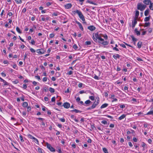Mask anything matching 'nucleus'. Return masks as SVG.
I'll return each instance as SVG.
<instances>
[{"label": "nucleus", "instance_id": "8fccbe9b", "mask_svg": "<svg viewBox=\"0 0 153 153\" xmlns=\"http://www.w3.org/2000/svg\"><path fill=\"white\" fill-rule=\"evenodd\" d=\"M27 88V86L25 84L23 85L22 88L24 89H25L26 88Z\"/></svg>", "mask_w": 153, "mask_h": 153}, {"label": "nucleus", "instance_id": "0e129e2a", "mask_svg": "<svg viewBox=\"0 0 153 153\" xmlns=\"http://www.w3.org/2000/svg\"><path fill=\"white\" fill-rule=\"evenodd\" d=\"M1 74L2 76L5 77L6 76V74L4 72H2L1 73Z\"/></svg>", "mask_w": 153, "mask_h": 153}, {"label": "nucleus", "instance_id": "7c9ffc66", "mask_svg": "<svg viewBox=\"0 0 153 153\" xmlns=\"http://www.w3.org/2000/svg\"><path fill=\"white\" fill-rule=\"evenodd\" d=\"M34 142L37 144H39V141L35 137H34V139H33Z\"/></svg>", "mask_w": 153, "mask_h": 153}, {"label": "nucleus", "instance_id": "338daca9", "mask_svg": "<svg viewBox=\"0 0 153 153\" xmlns=\"http://www.w3.org/2000/svg\"><path fill=\"white\" fill-rule=\"evenodd\" d=\"M85 92L83 90H82V91H80L79 92V93L80 94H83V93H85Z\"/></svg>", "mask_w": 153, "mask_h": 153}, {"label": "nucleus", "instance_id": "393cba45", "mask_svg": "<svg viewBox=\"0 0 153 153\" xmlns=\"http://www.w3.org/2000/svg\"><path fill=\"white\" fill-rule=\"evenodd\" d=\"M150 25V23L149 22H146L145 23V25H144V27H147L148 26H149Z\"/></svg>", "mask_w": 153, "mask_h": 153}, {"label": "nucleus", "instance_id": "b1692460", "mask_svg": "<svg viewBox=\"0 0 153 153\" xmlns=\"http://www.w3.org/2000/svg\"><path fill=\"white\" fill-rule=\"evenodd\" d=\"M22 106L24 108H26L28 106V103L26 102H24L23 103Z\"/></svg>", "mask_w": 153, "mask_h": 153}, {"label": "nucleus", "instance_id": "ddd939ff", "mask_svg": "<svg viewBox=\"0 0 153 153\" xmlns=\"http://www.w3.org/2000/svg\"><path fill=\"white\" fill-rule=\"evenodd\" d=\"M150 10L149 9H147L144 12V15L145 16H147L149 14Z\"/></svg>", "mask_w": 153, "mask_h": 153}, {"label": "nucleus", "instance_id": "2f4dec72", "mask_svg": "<svg viewBox=\"0 0 153 153\" xmlns=\"http://www.w3.org/2000/svg\"><path fill=\"white\" fill-rule=\"evenodd\" d=\"M102 150L103 152L105 153H108V152L107 149L106 148H103L102 149Z\"/></svg>", "mask_w": 153, "mask_h": 153}, {"label": "nucleus", "instance_id": "a211bd4d", "mask_svg": "<svg viewBox=\"0 0 153 153\" xmlns=\"http://www.w3.org/2000/svg\"><path fill=\"white\" fill-rule=\"evenodd\" d=\"M126 115L125 114H123L118 118L119 120H122L125 118L126 117Z\"/></svg>", "mask_w": 153, "mask_h": 153}, {"label": "nucleus", "instance_id": "7ed1b4c3", "mask_svg": "<svg viewBox=\"0 0 153 153\" xmlns=\"http://www.w3.org/2000/svg\"><path fill=\"white\" fill-rule=\"evenodd\" d=\"M146 7V5L143 4L141 3H138L137 5V9L138 10L143 11L144 10Z\"/></svg>", "mask_w": 153, "mask_h": 153}, {"label": "nucleus", "instance_id": "c85d7f7f", "mask_svg": "<svg viewBox=\"0 0 153 153\" xmlns=\"http://www.w3.org/2000/svg\"><path fill=\"white\" fill-rule=\"evenodd\" d=\"M148 115H153V111L151 110L150 111L148 112L146 114Z\"/></svg>", "mask_w": 153, "mask_h": 153}, {"label": "nucleus", "instance_id": "423d86ee", "mask_svg": "<svg viewBox=\"0 0 153 153\" xmlns=\"http://www.w3.org/2000/svg\"><path fill=\"white\" fill-rule=\"evenodd\" d=\"M37 52L39 54H43L45 52V51L42 49H38L37 50Z\"/></svg>", "mask_w": 153, "mask_h": 153}, {"label": "nucleus", "instance_id": "20e7f679", "mask_svg": "<svg viewBox=\"0 0 153 153\" xmlns=\"http://www.w3.org/2000/svg\"><path fill=\"white\" fill-rule=\"evenodd\" d=\"M46 146L47 148L49 149L51 151L53 152L55 151V149L52 147L50 144L47 143Z\"/></svg>", "mask_w": 153, "mask_h": 153}, {"label": "nucleus", "instance_id": "4be33fe9", "mask_svg": "<svg viewBox=\"0 0 153 153\" xmlns=\"http://www.w3.org/2000/svg\"><path fill=\"white\" fill-rule=\"evenodd\" d=\"M149 8L150 10H153V3L152 2L149 4Z\"/></svg>", "mask_w": 153, "mask_h": 153}, {"label": "nucleus", "instance_id": "f8f14e48", "mask_svg": "<svg viewBox=\"0 0 153 153\" xmlns=\"http://www.w3.org/2000/svg\"><path fill=\"white\" fill-rule=\"evenodd\" d=\"M113 57L115 59H119L120 57V55L118 54H115L113 56Z\"/></svg>", "mask_w": 153, "mask_h": 153}, {"label": "nucleus", "instance_id": "2eb2a0df", "mask_svg": "<svg viewBox=\"0 0 153 153\" xmlns=\"http://www.w3.org/2000/svg\"><path fill=\"white\" fill-rule=\"evenodd\" d=\"M134 31L137 36H139L140 35V31H138L137 28L135 29Z\"/></svg>", "mask_w": 153, "mask_h": 153}, {"label": "nucleus", "instance_id": "72a5a7b5", "mask_svg": "<svg viewBox=\"0 0 153 153\" xmlns=\"http://www.w3.org/2000/svg\"><path fill=\"white\" fill-rule=\"evenodd\" d=\"M19 138L22 142L23 143L24 142V140L23 139L22 136L21 135H20L19 136Z\"/></svg>", "mask_w": 153, "mask_h": 153}, {"label": "nucleus", "instance_id": "4468645a", "mask_svg": "<svg viewBox=\"0 0 153 153\" xmlns=\"http://www.w3.org/2000/svg\"><path fill=\"white\" fill-rule=\"evenodd\" d=\"M65 7L66 9H69L72 7V4H71L69 3L65 4Z\"/></svg>", "mask_w": 153, "mask_h": 153}, {"label": "nucleus", "instance_id": "052dcab7", "mask_svg": "<svg viewBox=\"0 0 153 153\" xmlns=\"http://www.w3.org/2000/svg\"><path fill=\"white\" fill-rule=\"evenodd\" d=\"M105 116L108 117V118H111V119H113V117H112V116H110V115H105Z\"/></svg>", "mask_w": 153, "mask_h": 153}, {"label": "nucleus", "instance_id": "4d7b16f0", "mask_svg": "<svg viewBox=\"0 0 153 153\" xmlns=\"http://www.w3.org/2000/svg\"><path fill=\"white\" fill-rule=\"evenodd\" d=\"M83 86V84L82 83H80L78 85V87L79 88H82Z\"/></svg>", "mask_w": 153, "mask_h": 153}, {"label": "nucleus", "instance_id": "37998d69", "mask_svg": "<svg viewBox=\"0 0 153 153\" xmlns=\"http://www.w3.org/2000/svg\"><path fill=\"white\" fill-rule=\"evenodd\" d=\"M42 149L41 148H39L38 149V151L39 152L41 153H42Z\"/></svg>", "mask_w": 153, "mask_h": 153}, {"label": "nucleus", "instance_id": "6e6d98bb", "mask_svg": "<svg viewBox=\"0 0 153 153\" xmlns=\"http://www.w3.org/2000/svg\"><path fill=\"white\" fill-rule=\"evenodd\" d=\"M51 101L52 102H54L55 101V97H53L51 98Z\"/></svg>", "mask_w": 153, "mask_h": 153}, {"label": "nucleus", "instance_id": "774afa93", "mask_svg": "<svg viewBox=\"0 0 153 153\" xmlns=\"http://www.w3.org/2000/svg\"><path fill=\"white\" fill-rule=\"evenodd\" d=\"M105 96V97H107L108 96V94L107 92H104Z\"/></svg>", "mask_w": 153, "mask_h": 153}, {"label": "nucleus", "instance_id": "a878e982", "mask_svg": "<svg viewBox=\"0 0 153 153\" xmlns=\"http://www.w3.org/2000/svg\"><path fill=\"white\" fill-rule=\"evenodd\" d=\"M49 90L51 93H54L55 92V90L54 88L51 87H50L49 89Z\"/></svg>", "mask_w": 153, "mask_h": 153}, {"label": "nucleus", "instance_id": "c9c22d12", "mask_svg": "<svg viewBox=\"0 0 153 153\" xmlns=\"http://www.w3.org/2000/svg\"><path fill=\"white\" fill-rule=\"evenodd\" d=\"M15 1L17 4H21L22 2L20 0H14Z\"/></svg>", "mask_w": 153, "mask_h": 153}, {"label": "nucleus", "instance_id": "f704fd0d", "mask_svg": "<svg viewBox=\"0 0 153 153\" xmlns=\"http://www.w3.org/2000/svg\"><path fill=\"white\" fill-rule=\"evenodd\" d=\"M28 136L30 138L32 139H33L34 138V137H33V136H32L30 134H29L28 135Z\"/></svg>", "mask_w": 153, "mask_h": 153}, {"label": "nucleus", "instance_id": "3c124183", "mask_svg": "<svg viewBox=\"0 0 153 153\" xmlns=\"http://www.w3.org/2000/svg\"><path fill=\"white\" fill-rule=\"evenodd\" d=\"M31 108L30 107L28 106L27 107V111L29 112L31 111Z\"/></svg>", "mask_w": 153, "mask_h": 153}, {"label": "nucleus", "instance_id": "412c9836", "mask_svg": "<svg viewBox=\"0 0 153 153\" xmlns=\"http://www.w3.org/2000/svg\"><path fill=\"white\" fill-rule=\"evenodd\" d=\"M108 105V104L107 103H105L103 104L101 106L100 108H103L105 107H106Z\"/></svg>", "mask_w": 153, "mask_h": 153}, {"label": "nucleus", "instance_id": "f03ea898", "mask_svg": "<svg viewBox=\"0 0 153 153\" xmlns=\"http://www.w3.org/2000/svg\"><path fill=\"white\" fill-rule=\"evenodd\" d=\"M73 13H76L77 14L81 19L83 21H85V19L84 17V16L82 14V12L79 10H75L74 11Z\"/></svg>", "mask_w": 153, "mask_h": 153}, {"label": "nucleus", "instance_id": "0eeeda50", "mask_svg": "<svg viewBox=\"0 0 153 153\" xmlns=\"http://www.w3.org/2000/svg\"><path fill=\"white\" fill-rule=\"evenodd\" d=\"M88 29L91 31L94 30L96 29V27L93 25H91L88 26L87 27Z\"/></svg>", "mask_w": 153, "mask_h": 153}, {"label": "nucleus", "instance_id": "79ce46f5", "mask_svg": "<svg viewBox=\"0 0 153 153\" xmlns=\"http://www.w3.org/2000/svg\"><path fill=\"white\" fill-rule=\"evenodd\" d=\"M89 98L91 100H94V97L93 96H91L89 97Z\"/></svg>", "mask_w": 153, "mask_h": 153}, {"label": "nucleus", "instance_id": "e2e57ef3", "mask_svg": "<svg viewBox=\"0 0 153 153\" xmlns=\"http://www.w3.org/2000/svg\"><path fill=\"white\" fill-rule=\"evenodd\" d=\"M43 90L44 91H45L46 92L48 91V89L47 87H45L43 88Z\"/></svg>", "mask_w": 153, "mask_h": 153}, {"label": "nucleus", "instance_id": "13d9d810", "mask_svg": "<svg viewBox=\"0 0 153 153\" xmlns=\"http://www.w3.org/2000/svg\"><path fill=\"white\" fill-rule=\"evenodd\" d=\"M35 77L37 79L39 80H41L40 77L39 76H35Z\"/></svg>", "mask_w": 153, "mask_h": 153}, {"label": "nucleus", "instance_id": "6e6552de", "mask_svg": "<svg viewBox=\"0 0 153 153\" xmlns=\"http://www.w3.org/2000/svg\"><path fill=\"white\" fill-rule=\"evenodd\" d=\"M75 22L78 25L79 28L82 31H83L84 29L82 24L79 22L77 21H76Z\"/></svg>", "mask_w": 153, "mask_h": 153}, {"label": "nucleus", "instance_id": "09e8293b", "mask_svg": "<svg viewBox=\"0 0 153 153\" xmlns=\"http://www.w3.org/2000/svg\"><path fill=\"white\" fill-rule=\"evenodd\" d=\"M133 140L134 142H137V139L136 137H134L133 138Z\"/></svg>", "mask_w": 153, "mask_h": 153}, {"label": "nucleus", "instance_id": "603ef678", "mask_svg": "<svg viewBox=\"0 0 153 153\" xmlns=\"http://www.w3.org/2000/svg\"><path fill=\"white\" fill-rule=\"evenodd\" d=\"M55 35L53 33L51 34L50 35V37L51 38H52L54 37Z\"/></svg>", "mask_w": 153, "mask_h": 153}, {"label": "nucleus", "instance_id": "1a4fd4ad", "mask_svg": "<svg viewBox=\"0 0 153 153\" xmlns=\"http://www.w3.org/2000/svg\"><path fill=\"white\" fill-rule=\"evenodd\" d=\"M63 106L64 108H68L70 106V104L67 102L64 103L63 104Z\"/></svg>", "mask_w": 153, "mask_h": 153}, {"label": "nucleus", "instance_id": "5701e85b", "mask_svg": "<svg viewBox=\"0 0 153 153\" xmlns=\"http://www.w3.org/2000/svg\"><path fill=\"white\" fill-rule=\"evenodd\" d=\"M142 44V42L140 41L139 42H138V43H137V46H138V48H141V47Z\"/></svg>", "mask_w": 153, "mask_h": 153}, {"label": "nucleus", "instance_id": "aec40b11", "mask_svg": "<svg viewBox=\"0 0 153 153\" xmlns=\"http://www.w3.org/2000/svg\"><path fill=\"white\" fill-rule=\"evenodd\" d=\"M130 36L132 39V40L134 42H136L137 41V39L135 38L133 35H131Z\"/></svg>", "mask_w": 153, "mask_h": 153}, {"label": "nucleus", "instance_id": "473e14b6", "mask_svg": "<svg viewBox=\"0 0 153 153\" xmlns=\"http://www.w3.org/2000/svg\"><path fill=\"white\" fill-rule=\"evenodd\" d=\"M91 44V42L90 41H86L85 42V45H90Z\"/></svg>", "mask_w": 153, "mask_h": 153}, {"label": "nucleus", "instance_id": "4c0bfd02", "mask_svg": "<svg viewBox=\"0 0 153 153\" xmlns=\"http://www.w3.org/2000/svg\"><path fill=\"white\" fill-rule=\"evenodd\" d=\"M73 74V71H68V73H67V74L68 75H71Z\"/></svg>", "mask_w": 153, "mask_h": 153}, {"label": "nucleus", "instance_id": "49530a36", "mask_svg": "<svg viewBox=\"0 0 153 153\" xmlns=\"http://www.w3.org/2000/svg\"><path fill=\"white\" fill-rule=\"evenodd\" d=\"M59 120L62 122H65V120L63 118H60Z\"/></svg>", "mask_w": 153, "mask_h": 153}, {"label": "nucleus", "instance_id": "a18cd8bd", "mask_svg": "<svg viewBox=\"0 0 153 153\" xmlns=\"http://www.w3.org/2000/svg\"><path fill=\"white\" fill-rule=\"evenodd\" d=\"M101 123L104 125L106 124L107 123V122L105 120H102L101 122Z\"/></svg>", "mask_w": 153, "mask_h": 153}, {"label": "nucleus", "instance_id": "6ab92c4d", "mask_svg": "<svg viewBox=\"0 0 153 153\" xmlns=\"http://www.w3.org/2000/svg\"><path fill=\"white\" fill-rule=\"evenodd\" d=\"M151 17V16L150 15H149V16L148 17H145L144 19V21L145 22H147L149 21L150 19V18Z\"/></svg>", "mask_w": 153, "mask_h": 153}, {"label": "nucleus", "instance_id": "f257e3e1", "mask_svg": "<svg viewBox=\"0 0 153 153\" xmlns=\"http://www.w3.org/2000/svg\"><path fill=\"white\" fill-rule=\"evenodd\" d=\"M95 37L98 39L100 41L99 42V43L102 44L104 45H106L108 44V42L107 41H104V39H102L101 36L98 34V33H95Z\"/></svg>", "mask_w": 153, "mask_h": 153}, {"label": "nucleus", "instance_id": "9d476101", "mask_svg": "<svg viewBox=\"0 0 153 153\" xmlns=\"http://www.w3.org/2000/svg\"><path fill=\"white\" fill-rule=\"evenodd\" d=\"M99 100H98L96 102L95 101L92 105V108H94L98 105L99 103Z\"/></svg>", "mask_w": 153, "mask_h": 153}, {"label": "nucleus", "instance_id": "a19ab883", "mask_svg": "<svg viewBox=\"0 0 153 153\" xmlns=\"http://www.w3.org/2000/svg\"><path fill=\"white\" fill-rule=\"evenodd\" d=\"M94 41L96 42H100L98 39L96 38H94Z\"/></svg>", "mask_w": 153, "mask_h": 153}, {"label": "nucleus", "instance_id": "9b49d317", "mask_svg": "<svg viewBox=\"0 0 153 153\" xmlns=\"http://www.w3.org/2000/svg\"><path fill=\"white\" fill-rule=\"evenodd\" d=\"M143 2L145 4V5H149L152 1L150 0H144Z\"/></svg>", "mask_w": 153, "mask_h": 153}, {"label": "nucleus", "instance_id": "cd10ccee", "mask_svg": "<svg viewBox=\"0 0 153 153\" xmlns=\"http://www.w3.org/2000/svg\"><path fill=\"white\" fill-rule=\"evenodd\" d=\"M72 111L75 112L76 113H80L81 112V111H80L76 109H74L73 110H72Z\"/></svg>", "mask_w": 153, "mask_h": 153}, {"label": "nucleus", "instance_id": "ea45409f", "mask_svg": "<svg viewBox=\"0 0 153 153\" xmlns=\"http://www.w3.org/2000/svg\"><path fill=\"white\" fill-rule=\"evenodd\" d=\"M142 146L143 148H145L146 147V145L145 143L143 142H142Z\"/></svg>", "mask_w": 153, "mask_h": 153}, {"label": "nucleus", "instance_id": "c756f323", "mask_svg": "<svg viewBox=\"0 0 153 153\" xmlns=\"http://www.w3.org/2000/svg\"><path fill=\"white\" fill-rule=\"evenodd\" d=\"M91 102L89 100H88L85 102V104L87 105Z\"/></svg>", "mask_w": 153, "mask_h": 153}, {"label": "nucleus", "instance_id": "680f3d73", "mask_svg": "<svg viewBox=\"0 0 153 153\" xmlns=\"http://www.w3.org/2000/svg\"><path fill=\"white\" fill-rule=\"evenodd\" d=\"M30 50L32 53H34L35 52V50L32 48H30Z\"/></svg>", "mask_w": 153, "mask_h": 153}, {"label": "nucleus", "instance_id": "f3484780", "mask_svg": "<svg viewBox=\"0 0 153 153\" xmlns=\"http://www.w3.org/2000/svg\"><path fill=\"white\" fill-rule=\"evenodd\" d=\"M0 80L1 81L3 82V83H4V85H7V82H6L2 78H1L0 77Z\"/></svg>", "mask_w": 153, "mask_h": 153}, {"label": "nucleus", "instance_id": "c03bdc74", "mask_svg": "<svg viewBox=\"0 0 153 153\" xmlns=\"http://www.w3.org/2000/svg\"><path fill=\"white\" fill-rule=\"evenodd\" d=\"M73 48L75 50H76L78 48V47L77 45L76 44H74L73 45Z\"/></svg>", "mask_w": 153, "mask_h": 153}, {"label": "nucleus", "instance_id": "e433bc0d", "mask_svg": "<svg viewBox=\"0 0 153 153\" xmlns=\"http://www.w3.org/2000/svg\"><path fill=\"white\" fill-rule=\"evenodd\" d=\"M87 2H88V3H90V4H94V5H96L97 4L94 3L92 1H91L89 0H88L87 1Z\"/></svg>", "mask_w": 153, "mask_h": 153}, {"label": "nucleus", "instance_id": "864d4df0", "mask_svg": "<svg viewBox=\"0 0 153 153\" xmlns=\"http://www.w3.org/2000/svg\"><path fill=\"white\" fill-rule=\"evenodd\" d=\"M30 43L32 45H34L35 44V42L33 40V39H32L31 40Z\"/></svg>", "mask_w": 153, "mask_h": 153}, {"label": "nucleus", "instance_id": "5fc2aeb1", "mask_svg": "<svg viewBox=\"0 0 153 153\" xmlns=\"http://www.w3.org/2000/svg\"><path fill=\"white\" fill-rule=\"evenodd\" d=\"M42 127L44 128L45 127V124L43 122H42Z\"/></svg>", "mask_w": 153, "mask_h": 153}, {"label": "nucleus", "instance_id": "dca6fc26", "mask_svg": "<svg viewBox=\"0 0 153 153\" xmlns=\"http://www.w3.org/2000/svg\"><path fill=\"white\" fill-rule=\"evenodd\" d=\"M139 11L137 10L136 11L135 13V17H134V18H136V19H137L139 16Z\"/></svg>", "mask_w": 153, "mask_h": 153}, {"label": "nucleus", "instance_id": "bb28decb", "mask_svg": "<svg viewBox=\"0 0 153 153\" xmlns=\"http://www.w3.org/2000/svg\"><path fill=\"white\" fill-rule=\"evenodd\" d=\"M16 31L19 33H21L22 32L21 31L20 29L18 27H17L16 28Z\"/></svg>", "mask_w": 153, "mask_h": 153}, {"label": "nucleus", "instance_id": "bf43d9fd", "mask_svg": "<svg viewBox=\"0 0 153 153\" xmlns=\"http://www.w3.org/2000/svg\"><path fill=\"white\" fill-rule=\"evenodd\" d=\"M120 45L122 47H123V48H126V46L125 45L123 44H120Z\"/></svg>", "mask_w": 153, "mask_h": 153}, {"label": "nucleus", "instance_id": "39448f33", "mask_svg": "<svg viewBox=\"0 0 153 153\" xmlns=\"http://www.w3.org/2000/svg\"><path fill=\"white\" fill-rule=\"evenodd\" d=\"M137 19L136 18H134V20H133L132 22V26L133 28H134L135 27L136 25L137 24Z\"/></svg>", "mask_w": 153, "mask_h": 153}, {"label": "nucleus", "instance_id": "58836bf2", "mask_svg": "<svg viewBox=\"0 0 153 153\" xmlns=\"http://www.w3.org/2000/svg\"><path fill=\"white\" fill-rule=\"evenodd\" d=\"M111 46L112 47H113V49L114 50H115L116 51H118L119 49L116 47H113V45H111Z\"/></svg>", "mask_w": 153, "mask_h": 153}, {"label": "nucleus", "instance_id": "de8ad7c7", "mask_svg": "<svg viewBox=\"0 0 153 153\" xmlns=\"http://www.w3.org/2000/svg\"><path fill=\"white\" fill-rule=\"evenodd\" d=\"M120 107L123 108L125 107V106L124 105H120Z\"/></svg>", "mask_w": 153, "mask_h": 153}, {"label": "nucleus", "instance_id": "69168bd1", "mask_svg": "<svg viewBox=\"0 0 153 153\" xmlns=\"http://www.w3.org/2000/svg\"><path fill=\"white\" fill-rule=\"evenodd\" d=\"M44 100L45 101H48V98L47 97H45L44 98Z\"/></svg>", "mask_w": 153, "mask_h": 153}]
</instances>
